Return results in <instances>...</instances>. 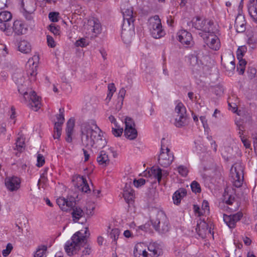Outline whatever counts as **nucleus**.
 Listing matches in <instances>:
<instances>
[{"mask_svg":"<svg viewBox=\"0 0 257 257\" xmlns=\"http://www.w3.org/2000/svg\"><path fill=\"white\" fill-rule=\"evenodd\" d=\"M75 125V120L73 118H70L67 122V127L66 129V133L67 137L66 138V141L68 143H71L72 142V135L73 131V128Z\"/></svg>","mask_w":257,"mask_h":257,"instance_id":"412c9836","label":"nucleus"},{"mask_svg":"<svg viewBox=\"0 0 257 257\" xmlns=\"http://www.w3.org/2000/svg\"><path fill=\"white\" fill-rule=\"evenodd\" d=\"M45 158L44 156L40 154L37 155V166L39 167L42 166L45 163Z\"/></svg>","mask_w":257,"mask_h":257,"instance_id":"603ef678","label":"nucleus"},{"mask_svg":"<svg viewBox=\"0 0 257 257\" xmlns=\"http://www.w3.org/2000/svg\"><path fill=\"white\" fill-rule=\"evenodd\" d=\"M108 90L109 92L113 93L115 91L116 88L114 86V83H110L108 85Z\"/></svg>","mask_w":257,"mask_h":257,"instance_id":"052dcab7","label":"nucleus"},{"mask_svg":"<svg viewBox=\"0 0 257 257\" xmlns=\"http://www.w3.org/2000/svg\"><path fill=\"white\" fill-rule=\"evenodd\" d=\"M88 231V229L87 227L85 228V234L78 231L73 235L70 240L67 241L64 248L68 255H73L77 253L81 248H84V249L82 251L81 257H86V255L90 254L91 248L87 242Z\"/></svg>","mask_w":257,"mask_h":257,"instance_id":"f03ea898","label":"nucleus"},{"mask_svg":"<svg viewBox=\"0 0 257 257\" xmlns=\"http://www.w3.org/2000/svg\"><path fill=\"white\" fill-rule=\"evenodd\" d=\"M133 190H126L123 192V197L126 202L128 203L130 201H132L134 198Z\"/></svg>","mask_w":257,"mask_h":257,"instance_id":"f704fd0d","label":"nucleus"},{"mask_svg":"<svg viewBox=\"0 0 257 257\" xmlns=\"http://www.w3.org/2000/svg\"><path fill=\"white\" fill-rule=\"evenodd\" d=\"M47 40L48 43V45L51 48H54L55 47L56 44L54 40V39L52 37L49 35L47 36Z\"/></svg>","mask_w":257,"mask_h":257,"instance_id":"6e6d98bb","label":"nucleus"},{"mask_svg":"<svg viewBox=\"0 0 257 257\" xmlns=\"http://www.w3.org/2000/svg\"><path fill=\"white\" fill-rule=\"evenodd\" d=\"M175 111L177 113L174 123L176 126L181 127L188 123V118L186 114V109L182 102H179L176 106Z\"/></svg>","mask_w":257,"mask_h":257,"instance_id":"423d86ee","label":"nucleus"},{"mask_svg":"<svg viewBox=\"0 0 257 257\" xmlns=\"http://www.w3.org/2000/svg\"><path fill=\"white\" fill-rule=\"evenodd\" d=\"M202 208L204 210V212L205 210L209 211V204L207 201L204 200L202 203Z\"/></svg>","mask_w":257,"mask_h":257,"instance_id":"680f3d73","label":"nucleus"},{"mask_svg":"<svg viewBox=\"0 0 257 257\" xmlns=\"http://www.w3.org/2000/svg\"><path fill=\"white\" fill-rule=\"evenodd\" d=\"M59 114L57 115V121L56 123H58L59 124H63L64 122V109L63 108H60L59 110Z\"/></svg>","mask_w":257,"mask_h":257,"instance_id":"ea45409f","label":"nucleus"},{"mask_svg":"<svg viewBox=\"0 0 257 257\" xmlns=\"http://www.w3.org/2000/svg\"><path fill=\"white\" fill-rule=\"evenodd\" d=\"M225 67L226 70L228 71H232L235 69V66L234 65L228 64V63L226 64V65L225 66Z\"/></svg>","mask_w":257,"mask_h":257,"instance_id":"69168bd1","label":"nucleus"},{"mask_svg":"<svg viewBox=\"0 0 257 257\" xmlns=\"http://www.w3.org/2000/svg\"><path fill=\"white\" fill-rule=\"evenodd\" d=\"M16 148L15 150H17L19 152H22L25 147L24 139L21 137L18 138L16 143Z\"/></svg>","mask_w":257,"mask_h":257,"instance_id":"72a5a7b5","label":"nucleus"},{"mask_svg":"<svg viewBox=\"0 0 257 257\" xmlns=\"http://www.w3.org/2000/svg\"><path fill=\"white\" fill-rule=\"evenodd\" d=\"M30 99L31 102L30 103V106L35 111L38 110L41 107L40 97L37 95L34 91L30 93Z\"/></svg>","mask_w":257,"mask_h":257,"instance_id":"f3484780","label":"nucleus"},{"mask_svg":"<svg viewBox=\"0 0 257 257\" xmlns=\"http://www.w3.org/2000/svg\"><path fill=\"white\" fill-rule=\"evenodd\" d=\"M37 72L36 71V66L27 70V75L31 82L35 81L36 80V75Z\"/></svg>","mask_w":257,"mask_h":257,"instance_id":"2f4dec72","label":"nucleus"},{"mask_svg":"<svg viewBox=\"0 0 257 257\" xmlns=\"http://www.w3.org/2000/svg\"><path fill=\"white\" fill-rule=\"evenodd\" d=\"M13 248L12 244L10 243H8L6 246V248L4 249L2 251L3 255L4 256H7L12 250Z\"/></svg>","mask_w":257,"mask_h":257,"instance_id":"8fccbe9b","label":"nucleus"},{"mask_svg":"<svg viewBox=\"0 0 257 257\" xmlns=\"http://www.w3.org/2000/svg\"><path fill=\"white\" fill-rule=\"evenodd\" d=\"M128 3H126L121 5V10L123 15V18L125 19L134 18L133 15V10L131 7H127Z\"/></svg>","mask_w":257,"mask_h":257,"instance_id":"4be33fe9","label":"nucleus"},{"mask_svg":"<svg viewBox=\"0 0 257 257\" xmlns=\"http://www.w3.org/2000/svg\"><path fill=\"white\" fill-rule=\"evenodd\" d=\"M201 51H199L197 54H192L189 56L190 64L192 66L199 65L203 64L201 60H200L202 54H200Z\"/></svg>","mask_w":257,"mask_h":257,"instance_id":"c85d7f7f","label":"nucleus"},{"mask_svg":"<svg viewBox=\"0 0 257 257\" xmlns=\"http://www.w3.org/2000/svg\"><path fill=\"white\" fill-rule=\"evenodd\" d=\"M151 172L159 183H160L162 178L167 177L169 175V172L167 171L162 170L159 167H153L151 169Z\"/></svg>","mask_w":257,"mask_h":257,"instance_id":"2eb2a0df","label":"nucleus"},{"mask_svg":"<svg viewBox=\"0 0 257 257\" xmlns=\"http://www.w3.org/2000/svg\"><path fill=\"white\" fill-rule=\"evenodd\" d=\"M88 43L86 39L82 38L76 41L75 45L76 47H84L88 45Z\"/></svg>","mask_w":257,"mask_h":257,"instance_id":"a18cd8bd","label":"nucleus"},{"mask_svg":"<svg viewBox=\"0 0 257 257\" xmlns=\"http://www.w3.org/2000/svg\"><path fill=\"white\" fill-rule=\"evenodd\" d=\"M7 7V0H0V10Z\"/></svg>","mask_w":257,"mask_h":257,"instance_id":"e2e57ef3","label":"nucleus"},{"mask_svg":"<svg viewBox=\"0 0 257 257\" xmlns=\"http://www.w3.org/2000/svg\"><path fill=\"white\" fill-rule=\"evenodd\" d=\"M194 210L196 213L198 214V216H201L202 215V213L200 211V208L197 205H194Z\"/></svg>","mask_w":257,"mask_h":257,"instance_id":"774afa93","label":"nucleus"},{"mask_svg":"<svg viewBox=\"0 0 257 257\" xmlns=\"http://www.w3.org/2000/svg\"><path fill=\"white\" fill-rule=\"evenodd\" d=\"M79 178L81 181H82V185H83L81 190L82 192L87 193L88 191H90V188L89 187V185L87 182V181L85 178H84L83 176H79Z\"/></svg>","mask_w":257,"mask_h":257,"instance_id":"58836bf2","label":"nucleus"},{"mask_svg":"<svg viewBox=\"0 0 257 257\" xmlns=\"http://www.w3.org/2000/svg\"><path fill=\"white\" fill-rule=\"evenodd\" d=\"M59 13L57 12H50L49 14L50 20L53 22H58Z\"/></svg>","mask_w":257,"mask_h":257,"instance_id":"864d4df0","label":"nucleus"},{"mask_svg":"<svg viewBox=\"0 0 257 257\" xmlns=\"http://www.w3.org/2000/svg\"><path fill=\"white\" fill-rule=\"evenodd\" d=\"M245 20L242 15H238L235 21V27L238 33H242L245 31Z\"/></svg>","mask_w":257,"mask_h":257,"instance_id":"aec40b11","label":"nucleus"},{"mask_svg":"<svg viewBox=\"0 0 257 257\" xmlns=\"http://www.w3.org/2000/svg\"><path fill=\"white\" fill-rule=\"evenodd\" d=\"M257 44V34H253L250 36L247 41V44L252 49H254Z\"/></svg>","mask_w":257,"mask_h":257,"instance_id":"4c0bfd02","label":"nucleus"},{"mask_svg":"<svg viewBox=\"0 0 257 257\" xmlns=\"http://www.w3.org/2000/svg\"><path fill=\"white\" fill-rule=\"evenodd\" d=\"M233 185L239 188L241 186L243 181V168L240 163H235L230 169Z\"/></svg>","mask_w":257,"mask_h":257,"instance_id":"0eeeda50","label":"nucleus"},{"mask_svg":"<svg viewBox=\"0 0 257 257\" xmlns=\"http://www.w3.org/2000/svg\"><path fill=\"white\" fill-rule=\"evenodd\" d=\"M152 29H151V35L155 39H159L165 35V32L162 29L161 23L158 24H151Z\"/></svg>","mask_w":257,"mask_h":257,"instance_id":"dca6fc26","label":"nucleus"},{"mask_svg":"<svg viewBox=\"0 0 257 257\" xmlns=\"http://www.w3.org/2000/svg\"><path fill=\"white\" fill-rule=\"evenodd\" d=\"M179 173L183 177H186L188 172V170L186 167L180 165L177 168Z\"/></svg>","mask_w":257,"mask_h":257,"instance_id":"c03bdc74","label":"nucleus"},{"mask_svg":"<svg viewBox=\"0 0 257 257\" xmlns=\"http://www.w3.org/2000/svg\"><path fill=\"white\" fill-rule=\"evenodd\" d=\"M103 134L102 131L96 124L94 125L93 128L87 123H83L81 130L82 145L86 148H104L107 142Z\"/></svg>","mask_w":257,"mask_h":257,"instance_id":"f257e3e1","label":"nucleus"},{"mask_svg":"<svg viewBox=\"0 0 257 257\" xmlns=\"http://www.w3.org/2000/svg\"><path fill=\"white\" fill-rule=\"evenodd\" d=\"M144 244L142 243H137L135 247L134 254L135 257H149V253H148L146 250H143Z\"/></svg>","mask_w":257,"mask_h":257,"instance_id":"5701e85b","label":"nucleus"},{"mask_svg":"<svg viewBox=\"0 0 257 257\" xmlns=\"http://www.w3.org/2000/svg\"><path fill=\"white\" fill-rule=\"evenodd\" d=\"M165 138H163L161 141V148L160 155L158 157V162L159 164L163 167L167 168L170 166L174 160V155L170 153V150L168 148H166V152H165L163 141Z\"/></svg>","mask_w":257,"mask_h":257,"instance_id":"6e6552de","label":"nucleus"},{"mask_svg":"<svg viewBox=\"0 0 257 257\" xmlns=\"http://www.w3.org/2000/svg\"><path fill=\"white\" fill-rule=\"evenodd\" d=\"M246 47L245 46H241L238 48L237 51V59H242L243 58L244 53L246 51Z\"/></svg>","mask_w":257,"mask_h":257,"instance_id":"49530a36","label":"nucleus"},{"mask_svg":"<svg viewBox=\"0 0 257 257\" xmlns=\"http://www.w3.org/2000/svg\"><path fill=\"white\" fill-rule=\"evenodd\" d=\"M242 217V213L238 212L233 215H223V220L230 228H234L235 223Z\"/></svg>","mask_w":257,"mask_h":257,"instance_id":"ddd939ff","label":"nucleus"},{"mask_svg":"<svg viewBox=\"0 0 257 257\" xmlns=\"http://www.w3.org/2000/svg\"><path fill=\"white\" fill-rule=\"evenodd\" d=\"M62 124H59L58 123H55L54 125V134L53 137L54 139H58L60 138L61 135Z\"/></svg>","mask_w":257,"mask_h":257,"instance_id":"473e14b6","label":"nucleus"},{"mask_svg":"<svg viewBox=\"0 0 257 257\" xmlns=\"http://www.w3.org/2000/svg\"><path fill=\"white\" fill-rule=\"evenodd\" d=\"M123 132V129L122 128H120L119 126L116 128H112V133L115 137H120Z\"/></svg>","mask_w":257,"mask_h":257,"instance_id":"09e8293b","label":"nucleus"},{"mask_svg":"<svg viewBox=\"0 0 257 257\" xmlns=\"http://www.w3.org/2000/svg\"><path fill=\"white\" fill-rule=\"evenodd\" d=\"M200 119L201 120L204 127L205 128L206 125H207V120L206 119L205 116H200Z\"/></svg>","mask_w":257,"mask_h":257,"instance_id":"338daca9","label":"nucleus"},{"mask_svg":"<svg viewBox=\"0 0 257 257\" xmlns=\"http://www.w3.org/2000/svg\"><path fill=\"white\" fill-rule=\"evenodd\" d=\"M151 222L156 231L160 233H165L169 231V221L162 211H158L153 216Z\"/></svg>","mask_w":257,"mask_h":257,"instance_id":"20e7f679","label":"nucleus"},{"mask_svg":"<svg viewBox=\"0 0 257 257\" xmlns=\"http://www.w3.org/2000/svg\"><path fill=\"white\" fill-rule=\"evenodd\" d=\"M49 30L55 35H59V29L58 27H56L54 24H51L49 26Z\"/></svg>","mask_w":257,"mask_h":257,"instance_id":"3c124183","label":"nucleus"},{"mask_svg":"<svg viewBox=\"0 0 257 257\" xmlns=\"http://www.w3.org/2000/svg\"><path fill=\"white\" fill-rule=\"evenodd\" d=\"M135 19H125L123 18L122 25L121 38H124L127 34H132L134 30V22Z\"/></svg>","mask_w":257,"mask_h":257,"instance_id":"9b49d317","label":"nucleus"},{"mask_svg":"<svg viewBox=\"0 0 257 257\" xmlns=\"http://www.w3.org/2000/svg\"><path fill=\"white\" fill-rule=\"evenodd\" d=\"M207 41L210 48L215 50L219 49V39L216 36L211 35V37H208Z\"/></svg>","mask_w":257,"mask_h":257,"instance_id":"cd10ccee","label":"nucleus"},{"mask_svg":"<svg viewBox=\"0 0 257 257\" xmlns=\"http://www.w3.org/2000/svg\"><path fill=\"white\" fill-rule=\"evenodd\" d=\"M191 190L195 193H200L201 191L199 184L196 181H194L191 184Z\"/></svg>","mask_w":257,"mask_h":257,"instance_id":"a19ab883","label":"nucleus"},{"mask_svg":"<svg viewBox=\"0 0 257 257\" xmlns=\"http://www.w3.org/2000/svg\"><path fill=\"white\" fill-rule=\"evenodd\" d=\"M124 135L128 139L133 140L138 136V132L135 127L124 129Z\"/></svg>","mask_w":257,"mask_h":257,"instance_id":"7c9ffc66","label":"nucleus"},{"mask_svg":"<svg viewBox=\"0 0 257 257\" xmlns=\"http://www.w3.org/2000/svg\"><path fill=\"white\" fill-rule=\"evenodd\" d=\"M125 128H130L135 127V123L131 117H126L125 119Z\"/></svg>","mask_w":257,"mask_h":257,"instance_id":"37998d69","label":"nucleus"},{"mask_svg":"<svg viewBox=\"0 0 257 257\" xmlns=\"http://www.w3.org/2000/svg\"><path fill=\"white\" fill-rule=\"evenodd\" d=\"M145 183L146 180L143 178H140L139 180L135 179L134 180V184L136 187H139L140 186L144 185Z\"/></svg>","mask_w":257,"mask_h":257,"instance_id":"5fc2aeb1","label":"nucleus"},{"mask_svg":"<svg viewBox=\"0 0 257 257\" xmlns=\"http://www.w3.org/2000/svg\"><path fill=\"white\" fill-rule=\"evenodd\" d=\"M19 51L25 54L29 53L31 51V45L26 40H21L18 45Z\"/></svg>","mask_w":257,"mask_h":257,"instance_id":"a878e982","label":"nucleus"},{"mask_svg":"<svg viewBox=\"0 0 257 257\" xmlns=\"http://www.w3.org/2000/svg\"><path fill=\"white\" fill-rule=\"evenodd\" d=\"M25 12L32 14L35 11V7L33 2H30V4H27L25 8L23 7Z\"/></svg>","mask_w":257,"mask_h":257,"instance_id":"79ce46f5","label":"nucleus"},{"mask_svg":"<svg viewBox=\"0 0 257 257\" xmlns=\"http://www.w3.org/2000/svg\"><path fill=\"white\" fill-rule=\"evenodd\" d=\"M196 231L198 235L202 238L206 237L207 234L211 233V228L208 227V225L204 220H199L198 222L196 228Z\"/></svg>","mask_w":257,"mask_h":257,"instance_id":"f8f14e48","label":"nucleus"},{"mask_svg":"<svg viewBox=\"0 0 257 257\" xmlns=\"http://www.w3.org/2000/svg\"><path fill=\"white\" fill-rule=\"evenodd\" d=\"M240 137H241V141H242V143L243 144L244 146L246 148H249L250 147V144L249 142L246 139L244 138V137H241L240 136Z\"/></svg>","mask_w":257,"mask_h":257,"instance_id":"4d7b16f0","label":"nucleus"},{"mask_svg":"<svg viewBox=\"0 0 257 257\" xmlns=\"http://www.w3.org/2000/svg\"><path fill=\"white\" fill-rule=\"evenodd\" d=\"M148 249L150 252L149 257H157L162 253L161 249L155 243H150L148 246Z\"/></svg>","mask_w":257,"mask_h":257,"instance_id":"393cba45","label":"nucleus"},{"mask_svg":"<svg viewBox=\"0 0 257 257\" xmlns=\"http://www.w3.org/2000/svg\"><path fill=\"white\" fill-rule=\"evenodd\" d=\"M57 203L63 211H68L72 209L71 214L75 222L78 221L84 214V211L80 207L75 206V199L73 197L67 198L60 197L57 199Z\"/></svg>","mask_w":257,"mask_h":257,"instance_id":"7ed1b4c3","label":"nucleus"},{"mask_svg":"<svg viewBox=\"0 0 257 257\" xmlns=\"http://www.w3.org/2000/svg\"><path fill=\"white\" fill-rule=\"evenodd\" d=\"M207 139L211 141V142L210 143L211 147L213 148V150L216 152L217 150V145L216 144V143L214 141L212 140V137L211 136L208 137Z\"/></svg>","mask_w":257,"mask_h":257,"instance_id":"bf43d9fd","label":"nucleus"},{"mask_svg":"<svg viewBox=\"0 0 257 257\" xmlns=\"http://www.w3.org/2000/svg\"><path fill=\"white\" fill-rule=\"evenodd\" d=\"M178 40L182 43L186 45L191 44L192 37L191 33L185 30H182L179 32Z\"/></svg>","mask_w":257,"mask_h":257,"instance_id":"a211bd4d","label":"nucleus"},{"mask_svg":"<svg viewBox=\"0 0 257 257\" xmlns=\"http://www.w3.org/2000/svg\"><path fill=\"white\" fill-rule=\"evenodd\" d=\"M126 91L124 88H122L119 90L118 93V98H121V100L122 101L125 94Z\"/></svg>","mask_w":257,"mask_h":257,"instance_id":"13d9d810","label":"nucleus"},{"mask_svg":"<svg viewBox=\"0 0 257 257\" xmlns=\"http://www.w3.org/2000/svg\"><path fill=\"white\" fill-rule=\"evenodd\" d=\"M12 29L13 32L17 35H21L25 34L27 30V28L24 27L23 23L19 20L15 21L14 22Z\"/></svg>","mask_w":257,"mask_h":257,"instance_id":"6ab92c4d","label":"nucleus"},{"mask_svg":"<svg viewBox=\"0 0 257 257\" xmlns=\"http://www.w3.org/2000/svg\"><path fill=\"white\" fill-rule=\"evenodd\" d=\"M86 214L88 216H92L93 215V211L95 208L94 205L92 204H88L86 206Z\"/></svg>","mask_w":257,"mask_h":257,"instance_id":"de8ad7c7","label":"nucleus"},{"mask_svg":"<svg viewBox=\"0 0 257 257\" xmlns=\"http://www.w3.org/2000/svg\"><path fill=\"white\" fill-rule=\"evenodd\" d=\"M108 119L111 123H113L114 124L115 127H118V125L116 122V120L113 115L109 116L108 117Z\"/></svg>","mask_w":257,"mask_h":257,"instance_id":"0e129e2a","label":"nucleus"},{"mask_svg":"<svg viewBox=\"0 0 257 257\" xmlns=\"http://www.w3.org/2000/svg\"><path fill=\"white\" fill-rule=\"evenodd\" d=\"M119 234L120 231L118 228L112 229L109 233V236L113 239L115 244H116V240L118 238Z\"/></svg>","mask_w":257,"mask_h":257,"instance_id":"c9c22d12","label":"nucleus"},{"mask_svg":"<svg viewBox=\"0 0 257 257\" xmlns=\"http://www.w3.org/2000/svg\"><path fill=\"white\" fill-rule=\"evenodd\" d=\"M253 4H251L248 7V12L254 21L257 22V0H252Z\"/></svg>","mask_w":257,"mask_h":257,"instance_id":"c756f323","label":"nucleus"},{"mask_svg":"<svg viewBox=\"0 0 257 257\" xmlns=\"http://www.w3.org/2000/svg\"><path fill=\"white\" fill-rule=\"evenodd\" d=\"M187 191L184 188H180L179 190L176 191L173 196V199L174 204L178 205L179 204L182 198L186 195Z\"/></svg>","mask_w":257,"mask_h":257,"instance_id":"b1692460","label":"nucleus"},{"mask_svg":"<svg viewBox=\"0 0 257 257\" xmlns=\"http://www.w3.org/2000/svg\"><path fill=\"white\" fill-rule=\"evenodd\" d=\"M12 19V15L9 11H3L0 13V29L6 32L7 35H10L11 24L10 21Z\"/></svg>","mask_w":257,"mask_h":257,"instance_id":"1a4fd4ad","label":"nucleus"},{"mask_svg":"<svg viewBox=\"0 0 257 257\" xmlns=\"http://www.w3.org/2000/svg\"><path fill=\"white\" fill-rule=\"evenodd\" d=\"M190 23H192V26L197 30L202 31L205 33H213L212 28L213 23L210 20L203 19L200 17H196L192 19Z\"/></svg>","mask_w":257,"mask_h":257,"instance_id":"39448f33","label":"nucleus"},{"mask_svg":"<svg viewBox=\"0 0 257 257\" xmlns=\"http://www.w3.org/2000/svg\"><path fill=\"white\" fill-rule=\"evenodd\" d=\"M47 249V247L46 245L39 246L34 254V257H43Z\"/></svg>","mask_w":257,"mask_h":257,"instance_id":"e433bc0d","label":"nucleus"},{"mask_svg":"<svg viewBox=\"0 0 257 257\" xmlns=\"http://www.w3.org/2000/svg\"><path fill=\"white\" fill-rule=\"evenodd\" d=\"M88 33L90 32L94 33L95 36L99 34L101 31V25L98 20L94 18L89 19L87 21V24L84 26Z\"/></svg>","mask_w":257,"mask_h":257,"instance_id":"9d476101","label":"nucleus"},{"mask_svg":"<svg viewBox=\"0 0 257 257\" xmlns=\"http://www.w3.org/2000/svg\"><path fill=\"white\" fill-rule=\"evenodd\" d=\"M97 161L99 165L106 166L109 163L108 155L104 151H101L99 156L97 158Z\"/></svg>","mask_w":257,"mask_h":257,"instance_id":"bb28decb","label":"nucleus"},{"mask_svg":"<svg viewBox=\"0 0 257 257\" xmlns=\"http://www.w3.org/2000/svg\"><path fill=\"white\" fill-rule=\"evenodd\" d=\"M20 179L17 177H13L6 180L5 184L8 189L11 191H17L20 187Z\"/></svg>","mask_w":257,"mask_h":257,"instance_id":"4468645a","label":"nucleus"}]
</instances>
